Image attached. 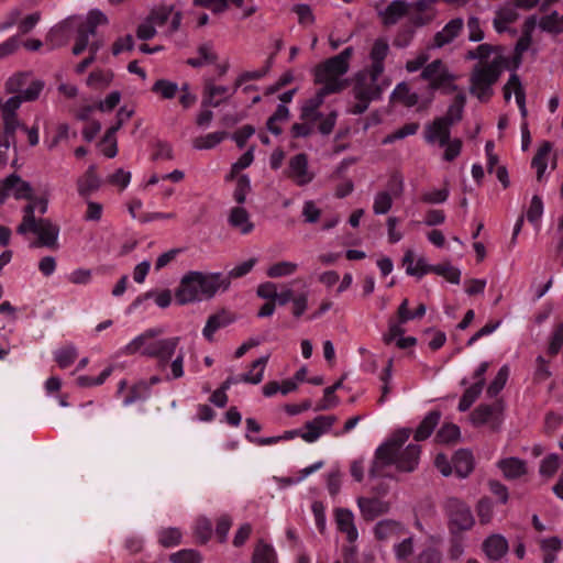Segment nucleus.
I'll use <instances>...</instances> for the list:
<instances>
[{
  "label": "nucleus",
  "instance_id": "f257e3e1",
  "mask_svg": "<svg viewBox=\"0 0 563 563\" xmlns=\"http://www.w3.org/2000/svg\"><path fill=\"white\" fill-rule=\"evenodd\" d=\"M411 433L410 428L397 429L375 450L374 460L368 471L369 477L388 476L385 470L391 465L397 471L405 473H412L418 467L421 446L410 443L404 448Z\"/></svg>",
  "mask_w": 563,
  "mask_h": 563
},
{
  "label": "nucleus",
  "instance_id": "f03ea898",
  "mask_svg": "<svg viewBox=\"0 0 563 563\" xmlns=\"http://www.w3.org/2000/svg\"><path fill=\"white\" fill-rule=\"evenodd\" d=\"M465 58L478 60L471 73L470 92L481 101L488 100L494 92L493 86L508 67V58L505 56L503 47L484 43L470 49Z\"/></svg>",
  "mask_w": 563,
  "mask_h": 563
},
{
  "label": "nucleus",
  "instance_id": "7ed1b4c3",
  "mask_svg": "<svg viewBox=\"0 0 563 563\" xmlns=\"http://www.w3.org/2000/svg\"><path fill=\"white\" fill-rule=\"evenodd\" d=\"M229 287V278L222 273L191 271L181 277L175 299L179 305H188L211 299L219 290L225 291Z\"/></svg>",
  "mask_w": 563,
  "mask_h": 563
},
{
  "label": "nucleus",
  "instance_id": "20e7f679",
  "mask_svg": "<svg viewBox=\"0 0 563 563\" xmlns=\"http://www.w3.org/2000/svg\"><path fill=\"white\" fill-rule=\"evenodd\" d=\"M354 53L353 47L344 48L340 54L318 64L313 69V77L321 88L330 93H338L347 87V79L343 76L350 69V60Z\"/></svg>",
  "mask_w": 563,
  "mask_h": 563
},
{
  "label": "nucleus",
  "instance_id": "39448f33",
  "mask_svg": "<svg viewBox=\"0 0 563 563\" xmlns=\"http://www.w3.org/2000/svg\"><path fill=\"white\" fill-rule=\"evenodd\" d=\"M34 206H24L22 209V221L16 227V233L23 236L32 233L36 239L31 242L30 247L58 249L59 225L48 218H36L33 216Z\"/></svg>",
  "mask_w": 563,
  "mask_h": 563
},
{
  "label": "nucleus",
  "instance_id": "423d86ee",
  "mask_svg": "<svg viewBox=\"0 0 563 563\" xmlns=\"http://www.w3.org/2000/svg\"><path fill=\"white\" fill-rule=\"evenodd\" d=\"M380 74L363 69L357 71L353 79L352 96L355 102L349 109L351 114L364 113L372 101L379 100L388 84L378 81Z\"/></svg>",
  "mask_w": 563,
  "mask_h": 563
},
{
  "label": "nucleus",
  "instance_id": "0eeeda50",
  "mask_svg": "<svg viewBox=\"0 0 563 563\" xmlns=\"http://www.w3.org/2000/svg\"><path fill=\"white\" fill-rule=\"evenodd\" d=\"M448 518V528L451 534H461L468 531L475 523L471 508L456 497H449L443 505Z\"/></svg>",
  "mask_w": 563,
  "mask_h": 563
},
{
  "label": "nucleus",
  "instance_id": "6e6552de",
  "mask_svg": "<svg viewBox=\"0 0 563 563\" xmlns=\"http://www.w3.org/2000/svg\"><path fill=\"white\" fill-rule=\"evenodd\" d=\"M44 89V81L34 78L29 73H19L11 76L5 82L9 93L18 95L25 102L36 100Z\"/></svg>",
  "mask_w": 563,
  "mask_h": 563
},
{
  "label": "nucleus",
  "instance_id": "1a4fd4ad",
  "mask_svg": "<svg viewBox=\"0 0 563 563\" xmlns=\"http://www.w3.org/2000/svg\"><path fill=\"white\" fill-rule=\"evenodd\" d=\"M420 78L429 82L430 90L455 91L457 89V86L454 85L456 77L441 59H434L426 65L420 74Z\"/></svg>",
  "mask_w": 563,
  "mask_h": 563
},
{
  "label": "nucleus",
  "instance_id": "9d476101",
  "mask_svg": "<svg viewBox=\"0 0 563 563\" xmlns=\"http://www.w3.org/2000/svg\"><path fill=\"white\" fill-rule=\"evenodd\" d=\"M390 191H378L374 196L373 212L376 216L386 214L393 207L394 198H398L404 191L402 178L394 175L389 180Z\"/></svg>",
  "mask_w": 563,
  "mask_h": 563
},
{
  "label": "nucleus",
  "instance_id": "9b49d317",
  "mask_svg": "<svg viewBox=\"0 0 563 563\" xmlns=\"http://www.w3.org/2000/svg\"><path fill=\"white\" fill-rule=\"evenodd\" d=\"M356 504L362 518L373 521L390 510V503L378 497H358Z\"/></svg>",
  "mask_w": 563,
  "mask_h": 563
},
{
  "label": "nucleus",
  "instance_id": "f8f14e48",
  "mask_svg": "<svg viewBox=\"0 0 563 563\" xmlns=\"http://www.w3.org/2000/svg\"><path fill=\"white\" fill-rule=\"evenodd\" d=\"M287 175L297 186H306L312 181L314 175L309 170L306 154L299 153L289 159Z\"/></svg>",
  "mask_w": 563,
  "mask_h": 563
},
{
  "label": "nucleus",
  "instance_id": "ddd939ff",
  "mask_svg": "<svg viewBox=\"0 0 563 563\" xmlns=\"http://www.w3.org/2000/svg\"><path fill=\"white\" fill-rule=\"evenodd\" d=\"M335 416H318L313 420L306 422L301 430L300 438L307 443L316 442L322 434L330 431L335 423Z\"/></svg>",
  "mask_w": 563,
  "mask_h": 563
},
{
  "label": "nucleus",
  "instance_id": "4468645a",
  "mask_svg": "<svg viewBox=\"0 0 563 563\" xmlns=\"http://www.w3.org/2000/svg\"><path fill=\"white\" fill-rule=\"evenodd\" d=\"M178 343L179 338L177 336L156 340L155 343L150 345L148 349L145 351V355L158 358L161 365L164 366L173 357Z\"/></svg>",
  "mask_w": 563,
  "mask_h": 563
},
{
  "label": "nucleus",
  "instance_id": "2eb2a0df",
  "mask_svg": "<svg viewBox=\"0 0 563 563\" xmlns=\"http://www.w3.org/2000/svg\"><path fill=\"white\" fill-rule=\"evenodd\" d=\"M334 519L338 530L345 534L346 540L350 543L355 542L358 538V532L352 510L347 508H338L334 511Z\"/></svg>",
  "mask_w": 563,
  "mask_h": 563
},
{
  "label": "nucleus",
  "instance_id": "dca6fc26",
  "mask_svg": "<svg viewBox=\"0 0 563 563\" xmlns=\"http://www.w3.org/2000/svg\"><path fill=\"white\" fill-rule=\"evenodd\" d=\"M463 26L464 21L462 18H455L450 20L441 31L435 33L431 47L441 48L450 44L459 36V34L463 30Z\"/></svg>",
  "mask_w": 563,
  "mask_h": 563
},
{
  "label": "nucleus",
  "instance_id": "f3484780",
  "mask_svg": "<svg viewBox=\"0 0 563 563\" xmlns=\"http://www.w3.org/2000/svg\"><path fill=\"white\" fill-rule=\"evenodd\" d=\"M13 195L15 199H32L33 188L19 175L11 174L4 178V196Z\"/></svg>",
  "mask_w": 563,
  "mask_h": 563
},
{
  "label": "nucleus",
  "instance_id": "a211bd4d",
  "mask_svg": "<svg viewBox=\"0 0 563 563\" xmlns=\"http://www.w3.org/2000/svg\"><path fill=\"white\" fill-rule=\"evenodd\" d=\"M331 95L329 91L320 88L311 98L307 99L301 106L300 119L302 121H318L322 118L319 108L323 104L327 96Z\"/></svg>",
  "mask_w": 563,
  "mask_h": 563
},
{
  "label": "nucleus",
  "instance_id": "6ab92c4d",
  "mask_svg": "<svg viewBox=\"0 0 563 563\" xmlns=\"http://www.w3.org/2000/svg\"><path fill=\"white\" fill-rule=\"evenodd\" d=\"M234 320L235 317L232 312L222 309L208 318L207 323L202 329V335L206 338V340L212 342L214 333L218 330L230 325L234 322Z\"/></svg>",
  "mask_w": 563,
  "mask_h": 563
},
{
  "label": "nucleus",
  "instance_id": "aec40b11",
  "mask_svg": "<svg viewBox=\"0 0 563 563\" xmlns=\"http://www.w3.org/2000/svg\"><path fill=\"white\" fill-rule=\"evenodd\" d=\"M482 549L489 560L498 561L507 554L509 545L504 536L492 534L484 540Z\"/></svg>",
  "mask_w": 563,
  "mask_h": 563
},
{
  "label": "nucleus",
  "instance_id": "412c9836",
  "mask_svg": "<svg viewBox=\"0 0 563 563\" xmlns=\"http://www.w3.org/2000/svg\"><path fill=\"white\" fill-rule=\"evenodd\" d=\"M451 126L445 122V119H435L426 129V141L428 143H438L440 146H444L450 140Z\"/></svg>",
  "mask_w": 563,
  "mask_h": 563
},
{
  "label": "nucleus",
  "instance_id": "4be33fe9",
  "mask_svg": "<svg viewBox=\"0 0 563 563\" xmlns=\"http://www.w3.org/2000/svg\"><path fill=\"white\" fill-rule=\"evenodd\" d=\"M388 53L389 45L387 41L385 38L375 40L369 53L371 65L366 69L373 71L374 74L383 75L385 70L384 62Z\"/></svg>",
  "mask_w": 563,
  "mask_h": 563
},
{
  "label": "nucleus",
  "instance_id": "5701e85b",
  "mask_svg": "<svg viewBox=\"0 0 563 563\" xmlns=\"http://www.w3.org/2000/svg\"><path fill=\"white\" fill-rule=\"evenodd\" d=\"M405 532L404 525L394 519L379 520L373 528V533L378 541H388L394 537H398Z\"/></svg>",
  "mask_w": 563,
  "mask_h": 563
},
{
  "label": "nucleus",
  "instance_id": "b1692460",
  "mask_svg": "<svg viewBox=\"0 0 563 563\" xmlns=\"http://www.w3.org/2000/svg\"><path fill=\"white\" fill-rule=\"evenodd\" d=\"M101 186V180L96 173L93 165L89 166L85 174L77 180V190L80 197L87 199Z\"/></svg>",
  "mask_w": 563,
  "mask_h": 563
},
{
  "label": "nucleus",
  "instance_id": "393cba45",
  "mask_svg": "<svg viewBox=\"0 0 563 563\" xmlns=\"http://www.w3.org/2000/svg\"><path fill=\"white\" fill-rule=\"evenodd\" d=\"M159 333L154 329H148L140 335L135 336L129 344L123 347V353L125 355H132L135 353H141L145 355V351L150 345L155 343L156 340L154 338Z\"/></svg>",
  "mask_w": 563,
  "mask_h": 563
},
{
  "label": "nucleus",
  "instance_id": "a878e982",
  "mask_svg": "<svg viewBox=\"0 0 563 563\" xmlns=\"http://www.w3.org/2000/svg\"><path fill=\"white\" fill-rule=\"evenodd\" d=\"M409 11V3L405 0H394L387 8L379 12L384 25H394L401 18L407 15Z\"/></svg>",
  "mask_w": 563,
  "mask_h": 563
},
{
  "label": "nucleus",
  "instance_id": "bb28decb",
  "mask_svg": "<svg viewBox=\"0 0 563 563\" xmlns=\"http://www.w3.org/2000/svg\"><path fill=\"white\" fill-rule=\"evenodd\" d=\"M441 419L439 410L429 411L413 432V439L417 442L427 440L434 431Z\"/></svg>",
  "mask_w": 563,
  "mask_h": 563
},
{
  "label": "nucleus",
  "instance_id": "cd10ccee",
  "mask_svg": "<svg viewBox=\"0 0 563 563\" xmlns=\"http://www.w3.org/2000/svg\"><path fill=\"white\" fill-rule=\"evenodd\" d=\"M228 222L242 234H249L254 229V224L250 220V214L243 207L232 208L229 213Z\"/></svg>",
  "mask_w": 563,
  "mask_h": 563
},
{
  "label": "nucleus",
  "instance_id": "c85d7f7f",
  "mask_svg": "<svg viewBox=\"0 0 563 563\" xmlns=\"http://www.w3.org/2000/svg\"><path fill=\"white\" fill-rule=\"evenodd\" d=\"M497 466L507 479H516L527 473V464L518 457H506L498 461Z\"/></svg>",
  "mask_w": 563,
  "mask_h": 563
},
{
  "label": "nucleus",
  "instance_id": "c756f323",
  "mask_svg": "<svg viewBox=\"0 0 563 563\" xmlns=\"http://www.w3.org/2000/svg\"><path fill=\"white\" fill-rule=\"evenodd\" d=\"M453 470L460 478H466L474 470L473 454L467 450H459L452 459Z\"/></svg>",
  "mask_w": 563,
  "mask_h": 563
},
{
  "label": "nucleus",
  "instance_id": "7c9ffc66",
  "mask_svg": "<svg viewBox=\"0 0 563 563\" xmlns=\"http://www.w3.org/2000/svg\"><path fill=\"white\" fill-rule=\"evenodd\" d=\"M229 92V88L227 86L216 85L211 79H208L205 84L203 89V98L201 101V107L217 108L221 104L222 100H218V96H224Z\"/></svg>",
  "mask_w": 563,
  "mask_h": 563
},
{
  "label": "nucleus",
  "instance_id": "2f4dec72",
  "mask_svg": "<svg viewBox=\"0 0 563 563\" xmlns=\"http://www.w3.org/2000/svg\"><path fill=\"white\" fill-rule=\"evenodd\" d=\"M197 57L187 59V64L191 67L198 68L207 65H212L218 60V55L213 49V45L208 42L198 46Z\"/></svg>",
  "mask_w": 563,
  "mask_h": 563
},
{
  "label": "nucleus",
  "instance_id": "473e14b6",
  "mask_svg": "<svg viewBox=\"0 0 563 563\" xmlns=\"http://www.w3.org/2000/svg\"><path fill=\"white\" fill-rule=\"evenodd\" d=\"M503 410L500 401H496L493 405H479L472 412V421L474 424H485L497 417Z\"/></svg>",
  "mask_w": 563,
  "mask_h": 563
},
{
  "label": "nucleus",
  "instance_id": "72a5a7b5",
  "mask_svg": "<svg viewBox=\"0 0 563 563\" xmlns=\"http://www.w3.org/2000/svg\"><path fill=\"white\" fill-rule=\"evenodd\" d=\"M269 354L261 356L251 365V369L240 376V380L247 384L257 385L263 380L264 371L268 363Z\"/></svg>",
  "mask_w": 563,
  "mask_h": 563
},
{
  "label": "nucleus",
  "instance_id": "f704fd0d",
  "mask_svg": "<svg viewBox=\"0 0 563 563\" xmlns=\"http://www.w3.org/2000/svg\"><path fill=\"white\" fill-rule=\"evenodd\" d=\"M517 18L518 13L515 7H503L496 12L493 21L494 27L498 33H503L508 30L509 24L515 22Z\"/></svg>",
  "mask_w": 563,
  "mask_h": 563
},
{
  "label": "nucleus",
  "instance_id": "c9c22d12",
  "mask_svg": "<svg viewBox=\"0 0 563 563\" xmlns=\"http://www.w3.org/2000/svg\"><path fill=\"white\" fill-rule=\"evenodd\" d=\"M390 100L400 102L406 107H413L418 103L419 96L411 91L410 87L406 82H399L390 95Z\"/></svg>",
  "mask_w": 563,
  "mask_h": 563
},
{
  "label": "nucleus",
  "instance_id": "e433bc0d",
  "mask_svg": "<svg viewBox=\"0 0 563 563\" xmlns=\"http://www.w3.org/2000/svg\"><path fill=\"white\" fill-rule=\"evenodd\" d=\"M539 27L548 33H563V14L559 15L556 11H553L550 14L541 16Z\"/></svg>",
  "mask_w": 563,
  "mask_h": 563
},
{
  "label": "nucleus",
  "instance_id": "4c0bfd02",
  "mask_svg": "<svg viewBox=\"0 0 563 563\" xmlns=\"http://www.w3.org/2000/svg\"><path fill=\"white\" fill-rule=\"evenodd\" d=\"M404 266L406 267V273L410 276L422 277L428 274V264L423 258H419L417 261V267H413L415 263V254L411 250H408L402 260Z\"/></svg>",
  "mask_w": 563,
  "mask_h": 563
},
{
  "label": "nucleus",
  "instance_id": "58836bf2",
  "mask_svg": "<svg viewBox=\"0 0 563 563\" xmlns=\"http://www.w3.org/2000/svg\"><path fill=\"white\" fill-rule=\"evenodd\" d=\"M252 563H277L275 549L271 544L260 541L255 547Z\"/></svg>",
  "mask_w": 563,
  "mask_h": 563
},
{
  "label": "nucleus",
  "instance_id": "ea45409f",
  "mask_svg": "<svg viewBox=\"0 0 563 563\" xmlns=\"http://www.w3.org/2000/svg\"><path fill=\"white\" fill-rule=\"evenodd\" d=\"M298 269V264L289 261H280L271 265L266 275L269 278H280L295 274Z\"/></svg>",
  "mask_w": 563,
  "mask_h": 563
},
{
  "label": "nucleus",
  "instance_id": "a19ab883",
  "mask_svg": "<svg viewBox=\"0 0 563 563\" xmlns=\"http://www.w3.org/2000/svg\"><path fill=\"white\" fill-rule=\"evenodd\" d=\"M464 104L465 96L462 93L457 95L453 103L449 107L445 115L441 117L440 119H445L446 123L453 125L462 119Z\"/></svg>",
  "mask_w": 563,
  "mask_h": 563
},
{
  "label": "nucleus",
  "instance_id": "79ce46f5",
  "mask_svg": "<svg viewBox=\"0 0 563 563\" xmlns=\"http://www.w3.org/2000/svg\"><path fill=\"white\" fill-rule=\"evenodd\" d=\"M551 144L544 142L532 158V167L537 169L538 178L540 179L548 166V155L551 152Z\"/></svg>",
  "mask_w": 563,
  "mask_h": 563
},
{
  "label": "nucleus",
  "instance_id": "37998d69",
  "mask_svg": "<svg viewBox=\"0 0 563 563\" xmlns=\"http://www.w3.org/2000/svg\"><path fill=\"white\" fill-rule=\"evenodd\" d=\"M271 68V63L267 62L265 66H263L261 69L257 70H249L243 71L239 75V77L235 79L233 91L231 95H233L239 88H241L244 84H246L250 80H260L263 77L266 76Z\"/></svg>",
  "mask_w": 563,
  "mask_h": 563
},
{
  "label": "nucleus",
  "instance_id": "c03bdc74",
  "mask_svg": "<svg viewBox=\"0 0 563 563\" xmlns=\"http://www.w3.org/2000/svg\"><path fill=\"white\" fill-rule=\"evenodd\" d=\"M482 390V383L474 382V384L470 386L462 395L459 402V410L462 412L468 410L475 400L479 397Z\"/></svg>",
  "mask_w": 563,
  "mask_h": 563
},
{
  "label": "nucleus",
  "instance_id": "a18cd8bd",
  "mask_svg": "<svg viewBox=\"0 0 563 563\" xmlns=\"http://www.w3.org/2000/svg\"><path fill=\"white\" fill-rule=\"evenodd\" d=\"M108 18L100 10H90L87 14L86 21L80 25L88 33L96 35L98 25L107 24Z\"/></svg>",
  "mask_w": 563,
  "mask_h": 563
},
{
  "label": "nucleus",
  "instance_id": "49530a36",
  "mask_svg": "<svg viewBox=\"0 0 563 563\" xmlns=\"http://www.w3.org/2000/svg\"><path fill=\"white\" fill-rule=\"evenodd\" d=\"M428 273H434L443 276L452 284H459L461 279V272L459 268L451 265H428Z\"/></svg>",
  "mask_w": 563,
  "mask_h": 563
},
{
  "label": "nucleus",
  "instance_id": "de8ad7c7",
  "mask_svg": "<svg viewBox=\"0 0 563 563\" xmlns=\"http://www.w3.org/2000/svg\"><path fill=\"white\" fill-rule=\"evenodd\" d=\"M179 88L176 82L158 79L152 86V91L159 95L163 99H173L178 92Z\"/></svg>",
  "mask_w": 563,
  "mask_h": 563
},
{
  "label": "nucleus",
  "instance_id": "09e8293b",
  "mask_svg": "<svg viewBox=\"0 0 563 563\" xmlns=\"http://www.w3.org/2000/svg\"><path fill=\"white\" fill-rule=\"evenodd\" d=\"M225 132H212L197 137L194 141V147L197 150H209L218 145L225 137Z\"/></svg>",
  "mask_w": 563,
  "mask_h": 563
},
{
  "label": "nucleus",
  "instance_id": "8fccbe9b",
  "mask_svg": "<svg viewBox=\"0 0 563 563\" xmlns=\"http://www.w3.org/2000/svg\"><path fill=\"white\" fill-rule=\"evenodd\" d=\"M158 542L165 548L176 547L181 541V532L177 528H164L157 533Z\"/></svg>",
  "mask_w": 563,
  "mask_h": 563
},
{
  "label": "nucleus",
  "instance_id": "3c124183",
  "mask_svg": "<svg viewBox=\"0 0 563 563\" xmlns=\"http://www.w3.org/2000/svg\"><path fill=\"white\" fill-rule=\"evenodd\" d=\"M148 396V386L144 382L133 385L123 399V406L128 407L136 401L144 400Z\"/></svg>",
  "mask_w": 563,
  "mask_h": 563
},
{
  "label": "nucleus",
  "instance_id": "603ef678",
  "mask_svg": "<svg viewBox=\"0 0 563 563\" xmlns=\"http://www.w3.org/2000/svg\"><path fill=\"white\" fill-rule=\"evenodd\" d=\"M508 376L509 367L507 365L501 366L493 382L489 384L487 388V395L489 397L497 396L500 393V390L505 387Z\"/></svg>",
  "mask_w": 563,
  "mask_h": 563
},
{
  "label": "nucleus",
  "instance_id": "864d4df0",
  "mask_svg": "<svg viewBox=\"0 0 563 563\" xmlns=\"http://www.w3.org/2000/svg\"><path fill=\"white\" fill-rule=\"evenodd\" d=\"M78 353L74 345H67L55 352V361L60 368H66L73 364Z\"/></svg>",
  "mask_w": 563,
  "mask_h": 563
},
{
  "label": "nucleus",
  "instance_id": "5fc2aeb1",
  "mask_svg": "<svg viewBox=\"0 0 563 563\" xmlns=\"http://www.w3.org/2000/svg\"><path fill=\"white\" fill-rule=\"evenodd\" d=\"M342 387V380L336 382L332 386L324 389V396L322 402L318 406V409L327 410L335 407L339 404L338 397L334 395L335 390Z\"/></svg>",
  "mask_w": 563,
  "mask_h": 563
},
{
  "label": "nucleus",
  "instance_id": "6e6d98bb",
  "mask_svg": "<svg viewBox=\"0 0 563 563\" xmlns=\"http://www.w3.org/2000/svg\"><path fill=\"white\" fill-rule=\"evenodd\" d=\"M460 437V428L453 423H445L437 433V440L441 443H450Z\"/></svg>",
  "mask_w": 563,
  "mask_h": 563
},
{
  "label": "nucleus",
  "instance_id": "4d7b16f0",
  "mask_svg": "<svg viewBox=\"0 0 563 563\" xmlns=\"http://www.w3.org/2000/svg\"><path fill=\"white\" fill-rule=\"evenodd\" d=\"M251 190V181L247 175H241L236 180V187L233 194L234 200L242 205L246 200V196Z\"/></svg>",
  "mask_w": 563,
  "mask_h": 563
},
{
  "label": "nucleus",
  "instance_id": "13d9d810",
  "mask_svg": "<svg viewBox=\"0 0 563 563\" xmlns=\"http://www.w3.org/2000/svg\"><path fill=\"white\" fill-rule=\"evenodd\" d=\"M394 553L398 561H405L413 553V538L409 537L394 544Z\"/></svg>",
  "mask_w": 563,
  "mask_h": 563
},
{
  "label": "nucleus",
  "instance_id": "bf43d9fd",
  "mask_svg": "<svg viewBox=\"0 0 563 563\" xmlns=\"http://www.w3.org/2000/svg\"><path fill=\"white\" fill-rule=\"evenodd\" d=\"M173 563H200L201 555L196 550H180L170 555Z\"/></svg>",
  "mask_w": 563,
  "mask_h": 563
},
{
  "label": "nucleus",
  "instance_id": "052dcab7",
  "mask_svg": "<svg viewBox=\"0 0 563 563\" xmlns=\"http://www.w3.org/2000/svg\"><path fill=\"white\" fill-rule=\"evenodd\" d=\"M292 11L297 14L299 24L303 26L313 24L314 15L310 5L305 3L296 4Z\"/></svg>",
  "mask_w": 563,
  "mask_h": 563
},
{
  "label": "nucleus",
  "instance_id": "680f3d73",
  "mask_svg": "<svg viewBox=\"0 0 563 563\" xmlns=\"http://www.w3.org/2000/svg\"><path fill=\"white\" fill-rule=\"evenodd\" d=\"M256 262H257L256 258H250V260L236 265L231 271H229L228 275L224 276V278H229V282L231 283V279H233V278H240V277L245 276L253 269Z\"/></svg>",
  "mask_w": 563,
  "mask_h": 563
},
{
  "label": "nucleus",
  "instance_id": "e2e57ef3",
  "mask_svg": "<svg viewBox=\"0 0 563 563\" xmlns=\"http://www.w3.org/2000/svg\"><path fill=\"white\" fill-rule=\"evenodd\" d=\"M442 553L435 548H427L422 550L416 558L415 563H441Z\"/></svg>",
  "mask_w": 563,
  "mask_h": 563
},
{
  "label": "nucleus",
  "instance_id": "0e129e2a",
  "mask_svg": "<svg viewBox=\"0 0 563 563\" xmlns=\"http://www.w3.org/2000/svg\"><path fill=\"white\" fill-rule=\"evenodd\" d=\"M212 532V523L207 518H199L196 521L195 533L201 543H205L209 540Z\"/></svg>",
  "mask_w": 563,
  "mask_h": 563
},
{
  "label": "nucleus",
  "instance_id": "69168bd1",
  "mask_svg": "<svg viewBox=\"0 0 563 563\" xmlns=\"http://www.w3.org/2000/svg\"><path fill=\"white\" fill-rule=\"evenodd\" d=\"M543 213V202L539 196H533L527 211V219L531 223H537Z\"/></svg>",
  "mask_w": 563,
  "mask_h": 563
},
{
  "label": "nucleus",
  "instance_id": "338daca9",
  "mask_svg": "<svg viewBox=\"0 0 563 563\" xmlns=\"http://www.w3.org/2000/svg\"><path fill=\"white\" fill-rule=\"evenodd\" d=\"M559 467V456L556 454H550L545 456L540 464V474L542 476L551 477L554 475Z\"/></svg>",
  "mask_w": 563,
  "mask_h": 563
},
{
  "label": "nucleus",
  "instance_id": "774afa93",
  "mask_svg": "<svg viewBox=\"0 0 563 563\" xmlns=\"http://www.w3.org/2000/svg\"><path fill=\"white\" fill-rule=\"evenodd\" d=\"M429 53L427 51H422L418 53L415 58L408 59L406 62L405 68L408 73H415L418 71L419 69H423V67L428 65L427 62L429 60Z\"/></svg>",
  "mask_w": 563,
  "mask_h": 563
}]
</instances>
